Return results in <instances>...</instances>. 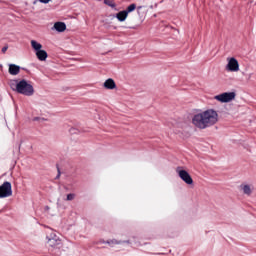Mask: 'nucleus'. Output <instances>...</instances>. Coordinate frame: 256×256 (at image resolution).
I'll list each match as a JSON object with an SVG mask.
<instances>
[{"label":"nucleus","mask_w":256,"mask_h":256,"mask_svg":"<svg viewBox=\"0 0 256 256\" xmlns=\"http://www.w3.org/2000/svg\"><path fill=\"white\" fill-rule=\"evenodd\" d=\"M106 5H109L110 7H115V3L109 2V1H105Z\"/></svg>","instance_id":"a211bd4d"},{"label":"nucleus","mask_w":256,"mask_h":256,"mask_svg":"<svg viewBox=\"0 0 256 256\" xmlns=\"http://www.w3.org/2000/svg\"><path fill=\"white\" fill-rule=\"evenodd\" d=\"M239 189L241 193H243V195H246L247 197H251V195H253V191H255V186L249 183H242L239 186Z\"/></svg>","instance_id":"1a4fd4ad"},{"label":"nucleus","mask_w":256,"mask_h":256,"mask_svg":"<svg viewBox=\"0 0 256 256\" xmlns=\"http://www.w3.org/2000/svg\"><path fill=\"white\" fill-rule=\"evenodd\" d=\"M75 199V194L70 193L66 197V201H73Z\"/></svg>","instance_id":"f3484780"},{"label":"nucleus","mask_w":256,"mask_h":256,"mask_svg":"<svg viewBox=\"0 0 256 256\" xmlns=\"http://www.w3.org/2000/svg\"><path fill=\"white\" fill-rule=\"evenodd\" d=\"M11 195H13V186L10 182H4L0 185V199H6L11 197Z\"/></svg>","instance_id":"6e6552de"},{"label":"nucleus","mask_w":256,"mask_h":256,"mask_svg":"<svg viewBox=\"0 0 256 256\" xmlns=\"http://www.w3.org/2000/svg\"><path fill=\"white\" fill-rule=\"evenodd\" d=\"M11 89L16 93H20V95H25V97H33L35 95L33 84L26 79L16 80L15 84H11Z\"/></svg>","instance_id":"f03ea898"},{"label":"nucleus","mask_w":256,"mask_h":256,"mask_svg":"<svg viewBox=\"0 0 256 256\" xmlns=\"http://www.w3.org/2000/svg\"><path fill=\"white\" fill-rule=\"evenodd\" d=\"M191 123L200 130L215 127L219 123V112L213 108L199 110L192 116Z\"/></svg>","instance_id":"f257e3e1"},{"label":"nucleus","mask_w":256,"mask_h":256,"mask_svg":"<svg viewBox=\"0 0 256 256\" xmlns=\"http://www.w3.org/2000/svg\"><path fill=\"white\" fill-rule=\"evenodd\" d=\"M236 97L237 93L235 92H223L214 96V99L218 101V103H231V101H235Z\"/></svg>","instance_id":"0eeeda50"},{"label":"nucleus","mask_w":256,"mask_h":256,"mask_svg":"<svg viewBox=\"0 0 256 256\" xmlns=\"http://www.w3.org/2000/svg\"><path fill=\"white\" fill-rule=\"evenodd\" d=\"M49 1H51V0H40V3H45V4H47V3H49Z\"/></svg>","instance_id":"aec40b11"},{"label":"nucleus","mask_w":256,"mask_h":256,"mask_svg":"<svg viewBox=\"0 0 256 256\" xmlns=\"http://www.w3.org/2000/svg\"><path fill=\"white\" fill-rule=\"evenodd\" d=\"M21 67L15 64H9L8 73L10 75H19Z\"/></svg>","instance_id":"f8f14e48"},{"label":"nucleus","mask_w":256,"mask_h":256,"mask_svg":"<svg viewBox=\"0 0 256 256\" xmlns=\"http://www.w3.org/2000/svg\"><path fill=\"white\" fill-rule=\"evenodd\" d=\"M30 45L38 61H47L49 55L47 54V51L43 50V44L37 40H31Z\"/></svg>","instance_id":"20e7f679"},{"label":"nucleus","mask_w":256,"mask_h":256,"mask_svg":"<svg viewBox=\"0 0 256 256\" xmlns=\"http://www.w3.org/2000/svg\"><path fill=\"white\" fill-rule=\"evenodd\" d=\"M46 245L51 251H56L63 247V240L56 232H50L46 235Z\"/></svg>","instance_id":"7ed1b4c3"},{"label":"nucleus","mask_w":256,"mask_h":256,"mask_svg":"<svg viewBox=\"0 0 256 256\" xmlns=\"http://www.w3.org/2000/svg\"><path fill=\"white\" fill-rule=\"evenodd\" d=\"M7 49H8L7 46L3 47V48H2V53H6V52H7Z\"/></svg>","instance_id":"6ab92c4d"},{"label":"nucleus","mask_w":256,"mask_h":256,"mask_svg":"<svg viewBox=\"0 0 256 256\" xmlns=\"http://www.w3.org/2000/svg\"><path fill=\"white\" fill-rule=\"evenodd\" d=\"M176 173L178 177L183 181L186 185H189L190 187L194 185L193 177H191V174L187 172L183 167L178 166L176 168Z\"/></svg>","instance_id":"423d86ee"},{"label":"nucleus","mask_w":256,"mask_h":256,"mask_svg":"<svg viewBox=\"0 0 256 256\" xmlns=\"http://www.w3.org/2000/svg\"><path fill=\"white\" fill-rule=\"evenodd\" d=\"M179 129H183V124L177 123L174 125L175 133H181V130H179Z\"/></svg>","instance_id":"2eb2a0df"},{"label":"nucleus","mask_w":256,"mask_h":256,"mask_svg":"<svg viewBox=\"0 0 256 256\" xmlns=\"http://www.w3.org/2000/svg\"><path fill=\"white\" fill-rule=\"evenodd\" d=\"M225 69L228 73H239L241 71L239 60L233 56L227 57Z\"/></svg>","instance_id":"39448f33"},{"label":"nucleus","mask_w":256,"mask_h":256,"mask_svg":"<svg viewBox=\"0 0 256 256\" xmlns=\"http://www.w3.org/2000/svg\"><path fill=\"white\" fill-rule=\"evenodd\" d=\"M121 241H118V240H110L108 241V245H120Z\"/></svg>","instance_id":"dca6fc26"},{"label":"nucleus","mask_w":256,"mask_h":256,"mask_svg":"<svg viewBox=\"0 0 256 256\" xmlns=\"http://www.w3.org/2000/svg\"><path fill=\"white\" fill-rule=\"evenodd\" d=\"M127 17H129V14L126 12V10L120 11L116 14V19L123 23V21L127 20Z\"/></svg>","instance_id":"ddd939ff"},{"label":"nucleus","mask_w":256,"mask_h":256,"mask_svg":"<svg viewBox=\"0 0 256 256\" xmlns=\"http://www.w3.org/2000/svg\"><path fill=\"white\" fill-rule=\"evenodd\" d=\"M51 30L57 31V33H65V31H67V24H65V22H56Z\"/></svg>","instance_id":"9d476101"},{"label":"nucleus","mask_w":256,"mask_h":256,"mask_svg":"<svg viewBox=\"0 0 256 256\" xmlns=\"http://www.w3.org/2000/svg\"><path fill=\"white\" fill-rule=\"evenodd\" d=\"M33 121H39V118H34Z\"/></svg>","instance_id":"412c9836"},{"label":"nucleus","mask_w":256,"mask_h":256,"mask_svg":"<svg viewBox=\"0 0 256 256\" xmlns=\"http://www.w3.org/2000/svg\"><path fill=\"white\" fill-rule=\"evenodd\" d=\"M102 87H104V89H108L109 91H113L117 89V83H115L113 78H108L104 81Z\"/></svg>","instance_id":"9b49d317"},{"label":"nucleus","mask_w":256,"mask_h":256,"mask_svg":"<svg viewBox=\"0 0 256 256\" xmlns=\"http://www.w3.org/2000/svg\"><path fill=\"white\" fill-rule=\"evenodd\" d=\"M135 9H137V5H135V4H130L127 8H126V12L128 13V15H129V13H133V11H135Z\"/></svg>","instance_id":"4468645a"}]
</instances>
